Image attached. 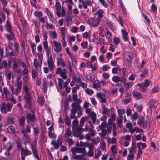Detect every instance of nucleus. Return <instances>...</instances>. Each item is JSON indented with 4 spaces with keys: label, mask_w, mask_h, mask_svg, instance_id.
<instances>
[{
    "label": "nucleus",
    "mask_w": 160,
    "mask_h": 160,
    "mask_svg": "<svg viewBox=\"0 0 160 160\" xmlns=\"http://www.w3.org/2000/svg\"><path fill=\"white\" fill-rule=\"evenodd\" d=\"M77 97V94H74L72 95L73 100L75 102L71 104L72 107L70 110V118L71 119H73L75 117L76 112L78 113V112L81 111V108L80 104L82 101L80 99L78 98Z\"/></svg>",
    "instance_id": "1"
},
{
    "label": "nucleus",
    "mask_w": 160,
    "mask_h": 160,
    "mask_svg": "<svg viewBox=\"0 0 160 160\" xmlns=\"http://www.w3.org/2000/svg\"><path fill=\"white\" fill-rule=\"evenodd\" d=\"M56 73L57 74H59L63 79L66 80V81L63 82V88L68 87V84L70 82V79L68 78L67 71L66 69L65 68L62 69L61 68L58 67L56 69Z\"/></svg>",
    "instance_id": "2"
},
{
    "label": "nucleus",
    "mask_w": 160,
    "mask_h": 160,
    "mask_svg": "<svg viewBox=\"0 0 160 160\" xmlns=\"http://www.w3.org/2000/svg\"><path fill=\"white\" fill-rule=\"evenodd\" d=\"M13 106V104L9 103L6 104L5 103H3L2 107L0 108V110L2 113L4 114H6L8 112H10L11 111Z\"/></svg>",
    "instance_id": "3"
},
{
    "label": "nucleus",
    "mask_w": 160,
    "mask_h": 160,
    "mask_svg": "<svg viewBox=\"0 0 160 160\" xmlns=\"http://www.w3.org/2000/svg\"><path fill=\"white\" fill-rule=\"evenodd\" d=\"M75 119L72 122V129L74 132V134L76 132L80 133L81 132L80 129V127L78 125V122L77 120L78 117H76L74 118ZM74 119V118H73Z\"/></svg>",
    "instance_id": "4"
},
{
    "label": "nucleus",
    "mask_w": 160,
    "mask_h": 160,
    "mask_svg": "<svg viewBox=\"0 0 160 160\" xmlns=\"http://www.w3.org/2000/svg\"><path fill=\"white\" fill-rule=\"evenodd\" d=\"M71 151L72 153H75L76 152L81 153L83 156H85L87 154V152L84 147H73L71 149Z\"/></svg>",
    "instance_id": "5"
},
{
    "label": "nucleus",
    "mask_w": 160,
    "mask_h": 160,
    "mask_svg": "<svg viewBox=\"0 0 160 160\" xmlns=\"http://www.w3.org/2000/svg\"><path fill=\"white\" fill-rule=\"evenodd\" d=\"M48 56V67L51 71H52L55 67L54 62L53 61V58L52 56L51 55Z\"/></svg>",
    "instance_id": "6"
},
{
    "label": "nucleus",
    "mask_w": 160,
    "mask_h": 160,
    "mask_svg": "<svg viewBox=\"0 0 160 160\" xmlns=\"http://www.w3.org/2000/svg\"><path fill=\"white\" fill-rule=\"evenodd\" d=\"M52 44L55 47L54 51L56 52H61L62 51V46L61 43L57 42L56 41H53L52 43Z\"/></svg>",
    "instance_id": "7"
},
{
    "label": "nucleus",
    "mask_w": 160,
    "mask_h": 160,
    "mask_svg": "<svg viewBox=\"0 0 160 160\" xmlns=\"http://www.w3.org/2000/svg\"><path fill=\"white\" fill-rule=\"evenodd\" d=\"M45 12L46 14L48 15L50 22L52 23H56L57 22L56 19L54 17L50 11L47 8H45Z\"/></svg>",
    "instance_id": "8"
},
{
    "label": "nucleus",
    "mask_w": 160,
    "mask_h": 160,
    "mask_svg": "<svg viewBox=\"0 0 160 160\" xmlns=\"http://www.w3.org/2000/svg\"><path fill=\"white\" fill-rule=\"evenodd\" d=\"M100 21L94 18H91L89 20L88 23L90 26L93 27H98L99 25Z\"/></svg>",
    "instance_id": "9"
},
{
    "label": "nucleus",
    "mask_w": 160,
    "mask_h": 160,
    "mask_svg": "<svg viewBox=\"0 0 160 160\" xmlns=\"http://www.w3.org/2000/svg\"><path fill=\"white\" fill-rule=\"evenodd\" d=\"M26 116L27 122L31 121L33 122L35 121L36 120L35 116L34 114H31L29 112H26Z\"/></svg>",
    "instance_id": "10"
},
{
    "label": "nucleus",
    "mask_w": 160,
    "mask_h": 160,
    "mask_svg": "<svg viewBox=\"0 0 160 160\" xmlns=\"http://www.w3.org/2000/svg\"><path fill=\"white\" fill-rule=\"evenodd\" d=\"M13 63L12 66V69L13 71L17 70L20 64V59L14 58L13 59Z\"/></svg>",
    "instance_id": "11"
},
{
    "label": "nucleus",
    "mask_w": 160,
    "mask_h": 160,
    "mask_svg": "<svg viewBox=\"0 0 160 160\" xmlns=\"http://www.w3.org/2000/svg\"><path fill=\"white\" fill-rule=\"evenodd\" d=\"M21 153L22 155L25 156L32 154L31 152L27 149L26 148H22L21 150Z\"/></svg>",
    "instance_id": "12"
},
{
    "label": "nucleus",
    "mask_w": 160,
    "mask_h": 160,
    "mask_svg": "<svg viewBox=\"0 0 160 160\" xmlns=\"http://www.w3.org/2000/svg\"><path fill=\"white\" fill-rule=\"evenodd\" d=\"M9 88L12 91L13 94L18 95L21 92V89L16 88L14 90V88L13 85H10Z\"/></svg>",
    "instance_id": "13"
},
{
    "label": "nucleus",
    "mask_w": 160,
    "mask_h": 160,
    "mask_svg": "<svg viewBox=\"0 0 160 160\" xmlns=\"http://www.w3.org/2000/svg\"><path fill=\"white\" fill-rule=\"evenodd\" d=\"M43 43L44 48L46 52V55L47 56H48L50 52L51 48L48 47V43L47 41H43Z\"/></svg>",
    "instance_id": "14"
},
{
    "label": "nucleus",
    "mask_w": 160,
    "mask_h": 160,
    "mask_svg": "<svg viewBox=\"0 0 160 160\" xmlns=\"http://www.w3.org/2000/svg\"><path fill=\"white\" fill-rule=\"evenodd\" d=\"M31 148L34 157L38 160H39V157L38 154V150L34 146L32 145Z\"/></svg>",
    "instance_id": "15"
},
{
    "label": "nucleus",
    "mask_w": 160,
    "mask_h": 160,
    "mask_svg": "<svg viewBox=\"0 0 160 160\" xmlns=\"http://www.w3.org/2000/svg\"><path fill=\"white\" fill-rule=\"evenodd\" d=\"M98 97L100 99V101L102 103H105L106 102V96L103 94L101 93H97Z\"/></svg>",
    "instance_id": "16"
},
{
    "label": "nucleus",
    "mask_w": 160,
    "mask_h": 160,
    "mask_svg": "<svg viewBox=\"0 0 160 160\" xmlns=\"http://www.w3.org/2000/svg\"><path fill=\"white\" fill-rule=\"evenodd\" d=\"M5 28L6 30L9 32H13L12 29L11 28V25L9 22L7 20L5 25Z\"/></svg>",
    "instance_id": "17"
},
{
    "label": "nucleus",
    "mask_w": 160,
    "mask_h": 160,
    "mask_svg": "<svg viewBox=\"0 0 160 160\" xmlns=\"http://www.w3.org/2000/svg\"><path fill=\"white\" fill-rule=\"evenodd\" d=\"M133 95L135 99L137 100L141 99L142 96V94L136 90L133 91Z\"/></svg>",
    "instance_id": "18"
},
{
    "label": "nucleus",
    "mask_w": 160,
    "mask_h": 160,
    "mask_svg": "<svg viewBox=\"0 0 160 160\" xmlns=\"http://www.w3.org/2000/svg\"><path fill=\"white\" fill-rule=\"evenodd\" d=\"M25 118L23 116H22L19 118V125L22 128H23L25 125Z\"/></svg>",
    "instance_id": "19"
},
{
    "label": "nucleus",
    "mask_w": 160,
    "mask_h": 160,
    "mask_svg": "<svg viewBox=\"0 0 160 160\" xmlns=\"http://www.w3.org/2000/svg\"><path fill=\"white\" fill-rule=\"evenodd\" d=\"M9 34H6L5 35L6 38L9 41L12 40L14 39L15 37L14 33L13 32H9Z\"/></svg>",
    "instance_id": "20"
},
{
    "label": "nucleus",
    "mask_w": 160,
    "mask_h": 160,
    "mask_svg": "<svg viewBox=\"0 0 160 160\" xmlns=\"http://www.w3.org/2000/svg\"><path fill=\"white\" fill-rule=\"evenodd\" d=\"M93 128V126L90 121H89L85 125V131H89L91 130Z\"/></svg>",
    "instance_id": "21"
},
{
    "label": "nucleus",
    "mask_w": 160,
    "mask_h": 160,
    "mask_svg": "<svg viewBox=\"0 0 160 160\" xmlns=\"http://www.w3.org/2000/svg\"><path fill=\"white\" fill-rule=\"evenodd\" d=\"M16 85L17 88L19 89H22V82L20 79V77L19 76L17 79L16 81Z\"/></svg>",
    "instance_id": "22"
},
{
    "label": "nucleus",
    "mask_w": 160,
    "mask_h": 160,
    "mask_svg": "<svg viewBox=\"0 0 160 160\" xmlns=\"http://www.w3.org/2000/svg\"><path fill=\"white\" fill-rule=\"evenodd\" d=\"M57 64L59 66H60L62 68L66 66V64L63 59L61 58H58L57 59Z\"/></svg>",
    "instance_id": "23"
},
{
    "label": "nucleus",
    "mask_w": 160,
    "mask_h": 160,
    "mask_svg": "<svg viewBox=\"0 0 160 160\" xmlns=\"http://www.w3.org/2000/svg\"><path fill=\"white\" fill-rule=\"evenodd\" d=\"M72 133L71 131L70 127H69L68 128L67 130L65 131V133L64 135V138H66L69 137V136H71Z\"/></svg>",
    "instance_id": "24"
},
{
    "label": "nucleus",
    "mask_w": 160,
    "mask_h": 160,
    "mask_svg": "<svg viewBox=\"0 0 160 160\" xmlns=\"http://www.w3.org/2000/svg\"><path fill=\"white\" fill-rule=\"evenodd\" d=\"M134 84L133 82H125L124 87L126 90H129Z\"/></svg>",
    "instance_id": "25"
},
{
    "label": "nucleus",
    "mask_w": 160,
    "mask_h": 160,
    "mask_svg": "<svg viewBox=\"0 0 160 160\" xmlns=\"http://www.w3.org/2000/svg\"><path fill=\"white\" fill-rule=\"evenodd\" d=\"M82 155H77L75 153H72V158L75 160H83L84 159V156Z\"/></svg>",
    "instance_id": "26"
},
{
    "label": "nucleus",
    "mask_w": 160,
    "mask_h": 160,
    "mask_svg": "<svg viewBox=\"0 0 160 160\" xmlns=\"http://www.w3.org/2000/svg\"><path fill=\"white\" fill-rule=\"evenodd\" d=\"M121 31L123 39L125 41H127L128 40V33L127 32L123 29H122Z\"/></svg>",
    "instance_id": "27"
},
{
    "label": "nucleus",
    "mask_w": 160,
    "mask_h": 160,
    "mask_svg": "<svg viewBox=\"0 0 160 160\" xmlns=\"http://www.w3.org/2000/svg\"><path fill=\"white\" fill-rule=\"evenodd\" d=\"M94 146L89 148V150L87 154L88 157H91L93 156L94 154Z\"/></svg>",
    "instance_id": "28"
},
{
    "label": "nucleus",
    "mask_w": 160,
    "mask_h": 160,
    "mask_svg": "<svg viewBox=\"0 0 160 160\" xmlns=\"http://www.w3.org/2000/svg\"><path fill=\"white\" fill-rule=\"evenodd\" d=\"M31 127L32 125L28 123L25 129L23 128L21 131H25L27 133H30L31 132Z\"/></svg>",
    "instance_id": "29"
},
{
    "label": "nucleus",
    "mask_w": 160,
    "mask_h": 160,
    "mask_svg": "<svg viewBox=\"0 0 160 160\" xmlns=\"http://www.w3.org/2000/svg\"><path fill=\"white\" fill-rule=\"evenodd\" d=\"M85 120V118L83 117L81 118L80 121V125H79V126L80 128V129L81 132H82L84 131V130L82 128V127L84 124Z\"/></svg>",
    "instance_id": "30"
},
{
    "label": "nucleus",
    "mask_w": 160,
    "mask_h": 160,
    "mask_svg": "<svg viewBox=\"0 0 160 160\" xmlns=\"http://www.w3.org/2000/svg\"><path fill=\"white\" fill-rule=\"evenodd\" d=\"M137 86L139 87V89L140 91L145 92L146 91V87L142 83L138 84Z\"/></svg>",
    "instance_id": "31"
},
{
    "label": "nucleus",
    "mask_w": 160,
    "mask_h": 160,
    "mask_svg": "<svg viewBox=\"0 0 160 160\" xmlns=\"http://www.w3.org/2000/svg\"><path fill=\"white\" fill-rule=\"evenodd\" d=\"M93 87L96 89H98L100 88V83L99 81L96 80L95 81L94 83L92 84Z\"/></svg>",
    "instance_id": "32"
},
{
    "label": "nucleus",
    "mask_w": 160,
    "mask_h": 160,
    "mask_svg": "<svg viewBox=\"0 0 160 160\" xmlns=\"http://www.w3.org/2000/svg\"><path fill=\"white\" fill-rule=\"evenodd\" d=\"M31 97L29 93H26L24 96V99L25 102H31Z\"/></svg>",
    "instance_id": "33"
},
{
    "label": "nucleus",
    "mask_w": 160,
    "mask_h": 160,
    "mask_svg": "<svg viewBox=\"0 0 160 160\" xmlns=\"http://www.w3.org/2000/svg\"><path fill=\"white\" fill-rule=\"evenodd\" d=\"M96 13L98 14V19L100 21V20L102 18L103 16V11L102 10L99 9L97 12Z\"/></svg>",
    "instance_id": "34"
},
{
    "label": "nucleus",
    "mask_w": 160,
    "mask_h": 160,
    "mask_svg": "<svg viewBox=\"0 0 160 160\" xmlns=\"http://www.w3.org/2000/svg\"><path fill=\"white\" fill-rule=\"evenodd\" d=\"M107 141L109 144H112L116 142V140L115 138L114 137L111 138L108 137L107 138Z\"/></svg>",
    "instance_id": "35"
},
{
    "label": "nucleus",
    "mask_w": 160,
    "mask_h": 160,
    "mask_svg": "<svg viewBox=\"0 0 160 160\" xmlns=\"http://www.w3.org/2000/svg\"><path fill=\"white\" fill-rule=\"evenodd\" d=\"M87 77V79L90 81H92L95 79L94 75L92 73L88 74Z\"/></svg>",
    "instance_id": "36"
},
{
    "label": "nucleus",
    "mask_w": 160,
    "mask_h": 160,
    "mask_svg": "<svg viewBox=\"0 0 160 160\" xmlns=\"http://www.w3.org/2000/svg\"><path fill=\"white\" fill-rule=\"evenodd\" d=\"M8 132L11 133H14L15 132V128L13 126H9L7 129Z\"/></svg>",
    "instance_id": "37"
},
{
    "label": "nucleus",
    "mask_w": 160,
    "mask_h": 160,
    "mask_svg": "<svg viewBox=\"0 0 160 160\" xmlns=\"http://www.w3.org/2000/svg\"><path fill=\"white\" fill-rule=\"evenodd\" d=\"M100 129L102 130V131L101 133H99V135L102 138L104 137L107 135V130L105 129Z\"/></svg>",
    "instance_id": "38"
},
{
    "label": "nucleus",
    "mask_w": 160,
    "mask_h": 160,
    "mask_svg": "<svg viewBox=\"0 0 160 160\" xmlns=\"http://www.w3.org/2000/svg\"><path fill=\"white\" fill-rule=\"evenodd\" d=\"M101 155V151L99 149H97L95 151V155L94 157L95 158H97Z\"/></svg>",
    "instance_id": "39"
},
{
    "label": "nucleus",
    "mask_w": 160,
    "mask_h": 160,
    "mask_svg": "<svg viewBox=\"0 0 160 160\" xmlns=\"http://www.w3.org/2000/svg\"><path fill=\"white\" fill-rule=\"evenodd\" d=\"M65 121V124L70 127L71 125V121L68 115L66 116Z\"/></svg>",
    "instance_id": "40"
},
{
    "label": "nucleus",
    "mask_w": 160,
    "mask_h": 160,
    "mask_svg": "<svg viewBox=\"0 0 160 160\" xmlns=\"http://www.w3.org/2000/svg\"><path fill=\"white\" fill-rule=\"evenodd\" d=\"M21 132L23 134V138L25 139L26 141H28L29 139V137L27 134V132L24 131H21Z\"/></svg>",
    "instance_id": "41"
},
{
    "label": "nucleus",
    "mask_w": 160,
    "mask_h": 160,
    "mask_svg": "<svg viewBox=\"0 0 160 160\" xmlns=\"http://www.w3.org/2000/svg\"><path fill=\"white\" fill-rule=\"evenodd\" d=\"M100 141V139L98 137H95L92 140V142L95 144H98Z\"/></svg>",
    "instance_id": "42"
},
{
    "label": "nucleus",
    "mask_w": 160,
    "mask_h": 160,
    "mask_svg": "<svg viewBox=\"0 0 160 160\" xmlns=\"http://www.w3.org/2000/svg\"><path fill=\"white\" fill-rule=\"evenodd\" d=\"M44 99L43 96L39 97L38 99V102L40 104L42 105L43 104L44 102Z\"/></svg>",
    "instance_id": "43"
},
{
    "label": "nucleus",
    "mask_w": 160,
    "mask_h": 160,
    "mask_svg": "<svg viewBox=\"0 0 160 160\" xmlns=\"http://www.w3.org/2000/svg\"><path fill=\"white\" fill-rule=\"evenodd\" d=\"M51 144L53 145L56 149H58L60 144L59 143H57L55 141H52L51 142Z\"/></svg>",
    "instance_id": "44"
},
{
    "label": "nucleus",
    "mask_w": 160,
    "mask_h": 160,
    "mask_svg": "<svg viewBox=\"0 0 160 160\" xmlns=\"http://www.w3.org/2000/svg\"><path fill=\"white\" fill-rule=\"evenodd\" d=\"M58 85L59 86L60 89H61L63 88L62 83H63V80L60 78H58Z\"/></svg>",
    "instance_id": "45"
},
{
    "label": "nucleus",
    "mask_w": 160,
    "mask_h": 160,
    "mask_svg": "<svg viewBox=\"0 0 160 160\" xmlns=\"http://www.w3.org/2000/svg\"><path fill=\"white\" fill-rule=\"evenodd\" d=\"M30 46L31 48L32 52L33 54H34L36 52V44L34 43L31 42Z\"/></svg>",
    "instance_id": "46"
},
{
    "label": "nucleus",
    "mask_w": 160,
    "mask_h": 160,
    "mask_svg": "<svg viewBox=\"0 0 160 160\" xmlns=\"http://www.w3.org/2000/svg\"><path fill=\"white\" fill-rule=\"evenodd\" d=\"M34 15L36 17L40 18L42 16V14L41 12L38 11H35L34 13Z\"/></svg>",
    "instance_id": "47"
},
{
    "label": "nucleus",
    "mask_w": 160,
    "mask_h": 160,
    "mask_svg": "<svg viewBox=\"0 0 160 160\" xmlns=\"http://www.w3.org/2000/svg\"><path fill=\"white\" fill-rule=\"evenodd\" d=\"M148 73V69L147 68H145L143 72V73L140 75V77L142 78H144L145 76L147 75Z\"/></svg>",
    "instance_id": "48"
},
{
    "label": "nucleus",
    "mask_w": 160,
    "mask_h": 160,
    "mask_svg": "<svg viewBox=\"0 0 160 160\" xmlns=\"http://www.w3.org/2000/svg\"><path fill=\"white\" fill-rule=\"evenodd\" d=\"M46 27L47 29H54L55 28V26L53 24L49 23L48 22L46 23Z\"/></svg>",
    "instance_id": "49"
},
{
    "label": "nucleus",
    "mask_w": 160,
    "mask_h": 160,
    "mask_svg": "<svg viewBox=\"0 0 160 160\" xmlns=\"http://www.w3.org/2000/svg\"><path fill=\"white\" fill-rule=\"evenodd\" d=\"M5 94V98L8 97V95L9 94V91L7 87H4L3 88V92L2 94Z\"/></svg>",
    "instance_id": "50"
},
{
    "label": "nucleus",
    "mask_w": 160,
    "mask_h": 160,
    "mask_svg": "<svg viewBox=\"0 0 160 160\" xmlns=\"http://www.w3.org/2000/svg\"><path fill=\"white\" fill-rule=\"evenodd\" d=\"M122 119L118 118L117 121V124L120 128H121L122 127Z\"/></svg>",
    "instance_id": "51"
},
{
    "label": "nucleus",
    "mask_w": 160,
    "mask_h": 160,
    "mask_svg": "<svg viewBox=\"0 0 160 160\" xmlns=\"http://www.w3.org/2000/svg\"><path fill=\"white\" fill-rule=\"evenodd\" d=\"M106 23L107 25L109 27L112 29H114V26L113 23L111 21L107 20L106 21Z\"/></svg>",
    "instance_id": "52"
},
{
    "label": "nucleus",
    "mask_w": 160,
    "mask_h": 160,
    "mask_svg": "<svg viewBox=\"0 0 160 160\" xmlns=\"http://www.w3.org/2000/svg\"><path fill=\"white\" fill-rule=\"evenodd\" d=\"M24 108L27 109H30L31 108V102H25V104L24 105Z\"/></svg>",
    "instance_id": "53"
},
{
    "label": "nucleus",
    "mask_w": 160,
    "mask_h": 160,
    "mask_svg": "<svg viewBox=\"0 0 160 160\" xmlns=\"http://www.w3.org/2000/svg\"><path fill=\"white\" fill-rule=\"evenodd\" d=\"M31 74L32 78L34 79L36 78L38 76V74L35 70H33L32 71Z\"/></svg>",
    "instance_id": "54"
},
{
    "label": "nucleus",
    "mask_w": 160,
    "mask_h": 160,
    "mask_svg": "<svg viewBox=\"0 0 160 160\" xmlns=\"http://www.w3.org/2000/svg\"><path fill=\"white\" fill-rule=\"evenodd\" d=\"M89 116L90 117L92 121L96 119V115L93 111L91 112L90 114L89 115Z\"/></svg>",
    "instance_id": "55"
},
{
    "label": "nucleus",
    "mask_w": 160,
    "mask_h": 160,
    "mask_svg": "<svg viewBox=\"0 0 160 160\" xmlns=\"http://www.w3.org/2000/svg\"><path fill=\"white\" fill-rule=\"evenodd\" d=\"M156 102V101L154 99L150 100L149 103V105L151 108L153 107L154 104Z\"/></svg>",
    "instance_id": "56"
},
{
    "label": "nucleus",
    "mask_w": 160,
    "mask_h": 160,
    "mask_svg": "<svg viewBox=\"0 0 160 160\" xmlns=\"http://www.w3.org/2000/svg\"><path fill=\"white\" fill-rule=\"evenodd\" d=\"M33 65L36 69H37L39 66V63L37 59L35 58L34 59Z\"/></svg>",
    "instance_id": "57"
},
{
    "label": "nucleus",
    "mask_w": 160,
    "mask_h": 160,
    "mask_svg": "<svg viewBox=\"0 0 160 160\" xmlns=\"http://www.w3.org/2000/svg\"><path fill=\"white\" fill-rule=\"evenodd\" d=\"M109 120H108V122L109 125L108 126L107 130L109 133H110L112 131V122H110Z\"/></svg>",
    "instance_id": "58"
},
{
    "label": "nucleus",
    "mask_w": 160,
    "mask_h": 160,
    "mask_svg": "<svg viewBox=\"0 0 160 160\" xmlns=\"http://www.w3.org/2000/svg\"><path fill=\"white\" fill-rule=\"evenodd\" d=\"M107 124L105 122H102L100 125L98 126V127L99 129H104V128L106 127Z\"/></svg>",
    "instance_id": "59"
},
{
    "label": "nucleus",
    "mask_w": 160,
    "mask_h": 160,
    "mask_svg": "<svg viewBox=\"0 0 160 160\" xmlns=\"http://www.w3.org/2000/svg\"><path fill=\"white\" fill-rule=\"evenodd\" d=\"M112 80L115 82H118L120 80V77L117 76H114L112 78Z\"/></svg>",
    "instance_id": "60"
},
{
    "label": "nucleus",
    "mask_w": 160,
    "mask_h": 160,
    "mask_svg": "<svg viewBox=\"0 0 160 160\" xmlns=\"http://www.w3.org/2000/svg\"><path fill=\"white\" fill-rule=\"evenodd\" d=\"M151 11L152 12H155L157 10L156 6L155 4H153L151 7Z\"/></svg>",
    "instance_id": "61"
},
{
    "label": "nucleus",
    "mask_w": 160,
    "mask_h": 160,
    "mask_svg": "<svg viewBox=\"0 0 160 160\" xmlns=\"http://www.w3.org/2000/svg\"><path fill=\"white\" fill-rule=\"evenodd\" d=\"M66 30L64 28L62 27L61 28V34L63 36V38H65Z\"/></svg>",
    "instance_id": "62"
},
{
    "label": "nucleus",
    "mask_w": 160,
    "mask_h": 160,
    "mask_svg": "<svg viewBox=\"0 0 160 160\" xmlns=\"http://www.w3.org/2000/svg\"><path fill=\"white\" fill-rule=\"evenodd\" d=\"M141 83L146 87L149 86L150 82L148 79H146L144 82H142Z\"/></svg>",
    "instance_id": "63"
},
{
    "label": "nucleus",
    "mask_w": 160,
    "mask_h": 160,
    "mask_svg": "<svg viewBox=\"0 0 160 160\" xmlns=\"http://www.w3.org/2000/svg\"><path fill=\"white\" fill-rule=\"evenodd\" d=\"M84 146L86 147H88V148L93 147V144H90L88 142H85L84 143Z\"/></svg>",
    "instance_id": "64"
}]
</instances>
